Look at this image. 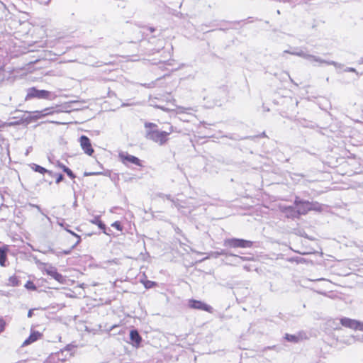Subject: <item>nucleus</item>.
<instances>
[{
  "mask_svg": "<svg viewBox=\"0 0 363 363\" xmlns=\"http://www.w3.org/2000/svg\"><path fill=\"white\" fill-rule=\"evenodd\" d=\"M145 138L162 145L168 140L167 136L172 132V126H170L169 131H161L158 129L157 124L150 122L145 123Z\"/></svg>",
  "mask_w": 363,
  "mask_h": 363,
  "instance_id": "obj_1",
  "label": "nucleus"
},
{
  "mask_svg": "<svg viewBox=\"0 0 363 363\" xmlns=\"http://www.w3.org/2000/svg\"><path fill=\"white\" fill-rule=\"evenodd\" d=\"M253 242L250 240L239 239V238H229L224 240L223 245L225 247L233 248H247L252 246Z\"/></svg>",
  "mask_w": 363,
  "mask_h": 363,
  "instance_id": "obj_2",
  "label": "nucleus"
},
{
  "mask_svg": "<svg viewBox=\"0 0 363 363\" xmlns=\"http://www.w3.org/2000/svg\"><path fill=\"white\" fill-rule=\"evenodd\" d=\"M52 94L50 91L47 90H39L35 87H31L28 89L26 100H30L33 98L49 99H50Z\"/></svg>",
  "mask_w": 363,
  "mask_h": 363,
  "instance_id": "obj_3",
  "label": "nucleus"
},
{
  "mask_svg": "<svg viewBox=\"0 0 363 363\" xmlns=\"http://www.w3.org/2000/svg\"><path fill=\"white\" fill-rule=\"evenodd\" d=\"M75 348L74 345H68L65 349L61 350L53 356V359L56 358L57 361L66 362L69 361L70 357L73 355L72 350Z\"/></svg>",
  "mask_w": 363,
  "mask_h": 363,
  "instance_id": "obj_4",
  "label": "nucleus"
},
{
  "mask_svg": "<svg viewBox=\"0 0 363 363\" xmlns=\"http://www.w3.org/2000/svg\"><path fill=\"white\" fill-rule=\"evenodd\" d=\"M294 206L297 208L299 216L301 215H306L310 211V201L301 199L298 196H296L294 202Z\"/></svg>",
  "mask_w": 363,
  "mask_h": 363,
  "instance_id": "obj_5",
  "label": "nucleus"
},
{
  "mask_svg": "<svg viewBox=\"0 0 363 363\" xmlns=\"http://www.w3.org/2000/svg\"><path fill=\"white\" fill-rule=\"evenodd\" d=\"M120 160L126 166L129 165V163L135 164L137 166H142L141 162L139 158L135 156L129 155L125 152H121L118 154Z\"/></svg>",
  "mask_w": 363,
  "mask_h": 363,
  "instance_id": "obj_6",
  "label": "nucleus"
},
{
  "mask_svg": "<svg viewBox=\"0 0 363 363\" xmlns=\"http://www.w3.org/2000/svg\"><path fill=\"white\" fill-rule=\"evenodd\" d=\"M189 306L191 308L205 311L209 313H212L213 308L207 305L206 303L194 299H191L189 301Z\"/></svg>",
  "mask_w": 363,
  "mask_h": 363,
  "instance_id": "obj_7",
  "label": "nucleus"
},
{
  "mask_svg": "<svg viewBox=\"0 0 363 363\" xmlns=\"http://www.w3.org/2000/svg\"><path fill=\"white\" fill-rule=\"evenodd\" d=\"M80 145L84 153L91 155L94 153L90 139L86 135H82L79 138Z\"/></svg>",
  "mask_w": 363,
  "mask_h": 363,
  "instance_id": "obj_8",
  "label": "nucleus"
},
{
  "mask_svg": "<svg viewBox=\"0 0 363 363\" xmlns=\"http://www.w3.org/2000/svg\"><path fill=\"white\" fill-rule=\"evenodd\" d=\"M308 60H309L310 62H316L319 63L320 65L325 64L327 65H333L336 68L342 67V65L337 63L335 61L323 60V59L320 58V57L310 55V54L308 55Z\"/></svg>",
  "mask_w": 363,
  "mask_h": 363,
  "instance_id": "obj_9",
  "label": "nucleus"
},
{
  "mask_svg": "<svg viewBox=\"0 0 363 363\" xmlns=\"http://www.w3.org/2000/svg\"><path fill=\"white\" fill-rule=\"evenodd\" d=\"M281 211L285 214L288 218H298L300 216L297 211L296 206H287L281 207Z\"/></svg>",
  "mask_w": 363,
  "mask_h": 363,
  "instance_id": "obj_10",
  "label": "nucleus"
},
{
  "mask_svg": "<svg viewBox=\"0 0 363 363\" xmlns=\"http://www.w3.org/2000/svg\"><path fill=\"white\" fill-rule=\"evenodd\" d=\"M340 323L345 328L357 330V325H359V320L344 317L340 319Z\"/></svg>",
  "mask_w": 363,
  "mask_h": 363,
  "instance_id": "obj_11",
  "label": "nucleus"
},
{
  "mask_svg": "<svg viewBox=\"0 0 363 363\" xmlns=\"http://www.w3.org/2000/svg\"><path fill=\"white\" fill-rule=\"evenodd\" d=\"M46 272L48 275L52 277L59 283L64 284L65 282V278L61 274L57 272V269L55 267H50V268L46 269Z\"/></svg>",
  "mask_w": 363,
  "mask_h": 363,
  "instance_id": "obj_12",
  "label": "nucleus"
},
{
  "mask_svg": "<svg viewBox=\"0 0 363 363\" xmlns=\"http://www.w3.org/2000/svg\"><path fill=\"white\" fill-rule=\"evenodd\" d=\"M130 342L133 346L138 347L142 342V337L137 330H132L130 332Z\"/></svg>",
  "mask_w": 363,
  "mask_h": 363,
  "instance_id": "obj_13",
  "label": "nucleus"
},
{
  "mask_svg": "<svg viewBox=\"0 0 363 363\" xmlns=\"http://www.w3.org/2000/svg\"><path fill=\"white\" fill-rule=\"evenodd\" d=\"M212 255L214 257H216V258H217L220 255H229V256L235 257L237 259H240L242 261H249V260H251L250 257H242V256H239V255H235V254H233V253H228L225 250H221L219 252H214L212 253Z\"/></svg>",
  "mask_w": 363,
  "mask_h": 363,
  "instance_id": "obj_14",
  "label": "nucleus"
},
{
  "mask_svg": "<svg viewBox=\"0 0 363 363\" xmlns=\"http://www.w3.org/2000/svg\"><path fill=\"white\" fill-rule=\"evenodd\" d=\"M30 168L33 171H35L36 172H39V173L43 174L47 173L50 177H54L55 176V174L52 171H50V170H48V169H45V168H44V167H41V166H40L38 164H36L35 163L30 164Z\"/></svg>",
  "mask_w": 363,
  "mask_h": 363,
  "instance_id": "obj_15",
  "label": "nucleus"
},
{
  "mask_svg": "<svg viewBox=\"0 0 363 363\" xmlns=\"http://www.w3.org/2000/svg\"><path fill=\"white\" fill-rule=\"evenodd\" d=\"M91 222L97 225L100 229L103 230L104 233L110 235L111 230L108 229V231L106 230V225L99 219V217H95L93 220H91Z\"/></svg>",
  "mask_w": 363,
  "mask_h": 363,
  "instance_id": "obj_16",
  "label": "nucleus"
},
{
  "mask_svg": "<svg viewBox=\"0 0 363 363\" xmlns=\"http://www.w3.org/2000/svg\"><path fill=\"white\" fill-rule=\"evenodd\" d=\"M41 336V334L38 331L31 333L30 336L24 341L23 345H28L37 340Z\"/></svg>",
  "mask_w": 363,
  "mask_h": 363,
  "instance_id": "obj_17",
  "label": "nucleus"
},
{
  "mask_svg": "<svg viewBox=\"0 0 363 363\" xmlns=\"http://www.w3.org/2000/svg\"><path fill=\"white\" fill-rule=\"evenodd\" d=\"M82 102L79 101H72L66 104L65 106L67 108H70L73 111L79 110L82 108Z\"/></svg>",
  "mask_w": 363,
  "mask_h": 363,
  "instance_id": "obj_18",
  "label": "nucleus"
},
{
  "mask_svg": "<svg viewBox=\"0 0 363 363\" xmlns=\"http://www.w3.org/2000/svg\"><path fill=\"white\" fill-rule=\"evenodd\" d=\"M284 52L285 53H290L291 55L298 56V57H303V58H304L306 60H308V55H309L308 53L303 51L302 50H300L298 51H293V52H290L289 50H285Z\"/></svg>",
  "mask_w": 363,
  "mask_h": 363,
  "instance_id": "obj_19",
  "label": "nucleus"
},
{
  "mask_svg": "<svg viewBox=\"0 0 363 363\" xmlns=\"http://www.w3.org/2000/svg\"><path fill=\"white\" fill-rule=\"evenodd\" d=\"M58 167L61 168L63 170V172H65L67 174V176L71 179H74L76 177L73 172L62 163H59Z\"/></svg>",
  "mask_w": 363,
  "mask_h": 363,
  "instance_id": "obj_20",
  "label": "nucleus"
},
{
  "mask_svg": "<svg viewBox=\"0 0 363 363\" xmlns=\"http://www.w3.org/2000/svg\"><path fill=\"white\" fill-rule=\"evenodd\" d=\"M6 249L0 247V265L4 267L6 261Z\"/></svg>",
  "mask_w": 363,
  "mask_h": 363,
  "instance_id": "obj_21",
  "label": "nucleus"
},
{
  "mask_svg": "<svg viewBox=\"0 0 363 363\" xmlns=\"http://www.w3.org/2000/svg\"><path fill=\"white\" fill-rule=\"evenodd\" d=\"M285 339L291 342H298L301 339V336L300 335L286 334Z\"/></svg>",
  "mask_w": 363,
  "mask_h": 363,
  "instance_id": "obj_22",
  "label": "nucleus"
},
{
  "mask_svg": "<svg viewBox=\"0 0 363 363\" xmlns=\"http://www.w3.org/2000/svg\"><path fill=\"white\" fill-rule=\"evenodd\" d=\"M309 206H310V211H321L323 210L322 205L316 201L310 202Z\"/></svg>",
  "mask_w": 363,
  "mask_h": 363,
  "instance_id": "obj_23",
  "label": "nucleus"
},
{
  "mask_svg": "<svg viewBox=\"0 0 363 363\" xmlns=\"http://www.w3.org/2000/svg\"><path fill=\"white\" fill-rule=\"evenodd\" d=\"M9 286H16L19 285V280L16 276H11L9 279Z\"/></svg>",
  "mask_w": 363,
  "mask_h": 363,
  "instance_id": "obj_24",
  "label": "nucleus"
},
{
  "mask_svg": "<svg viewBox=\"0 0 363 363\" xmlns=\"http://www.w3.org/2000/svg\"><path fill=\"white\" fill-rule=\"evenodd\" d=\"M357 340L363 342V335L361 336H351L350 338L347 340V344H352L355 342Z\"/></svg>",
  "mask_w": 363,
  "mask_h": 363,
  "instance_id": "obj_25",
  "label": "nucleus"
},
{
  "mask_svg": "<svg viewBox=\"0 0 363 363\" xmlns=\"http://www.w3.org/2000/svg\"><path fill=\"white\" fill-rule=\"evenodd\" d=\"M49 110H50V108H45L44 110H43L41 111H35V113H38V115L35 116L34 118H41L43 116H45L50 114L51 112H49Z\"/></svg>",
  "mask_w": 363,
  "mask_h": 363,
  "instance_id": "obj_26",
  "label": "nucleus"
},
{
  "mask_svg": "<svg viewBox=\"0 0 363 363\" xmlns=\"http://www.w3.org/2000/svg\"><path fill=\"white\" fill-rule=\"evenodd\" d=\"M157 285L155 281L147 280L144 282V286L146 289H151Z\"/></svg>",
  "mask_w": 363,
  "mask_h": 363,
  "instance_id": "obj_27",
  "label": "nucleus"
},
{
  "mask_svg": "<svg viewBox=\"0 0 363 363\" xmlns=\"http://www.w3.org/2000/svg\"><path fill=\"white\" fill-rule=\"evenodd\" d=\"M73 250H74V249H72V247H71L70 248H69V249H67V250H65L61 251V252H54L53 250H52V252H53V253H55L57 255H58V256H59V255H69V254L72 252V251Z\"/></svg>",
  "mask_w": 363,
  "mask_h": 363,
  "instance_id": "obj_28",
  "label": "nucleus"
},
{
  "mask_svg": "<svg viewBox=\"0 0 363 363\" xmlns=\"http://www.w3.org/2000/svg\"><path fill=\"white\" fill-rule=\"evenodd\" d=\"M111 226L116 228L119 231L123 230V226L121 225V223L119 221H115L111 224Z\"/></svg>",
  "mask_w": 363,
  "mask_h": 363,
  "instance_id": "obj_29",
  "label": "nucleus"
},
{
  "mask_svg": "<svg viewBox=\"0 0 363 363\" xmlns=\"http://www.w3.org/2000/svg\"><path fill=\"white\" fill-rule=\"evenodd\" d=\"M25 287L28 289H31V290H35L36 289V286L35 285L30 281H28L27 283L25 285Z\"/></svg>",
  "mask_w": 363,
  "mask_h": 363,
  "instance_id": "obj_30",
  "label": "nucleus"
},
{
  "mask_svg": "<svg viewBox=\"0 0 363 363\" xmlns=\"http://www.w3.org/2000/svg\"><path fill=\"white\" fill-rule=\"evenodd\" d=\"M156 196L160 198H166L168 200H172V196L170 194H164L163 193H157L155 194Z\"/></svg>",
  "mask_w": 363,
  "mask_h": 363,
  "instance_id": "obj_31",
  "label": "nucleus"
},
{
  "mask_svg": "<svg viewBox=\"0 0 363 363\" xmlns=\"http://www.w3.org/2000/svg\"><path fill=\"white\" fill-rule=\"evenodd\" d=\"M6 322L3 319H0V333L5 329Z\"/></svg>",
  "mask_w": 363,
  "mask_h": 363,
  "instance_id": "obj_32",
  "label": "nucleus"
},
{
  "mask_svg": "<svg viewBox=\"0 0 363 363\" xmlns=\"http://www.w3.org/2000/svg\"><path fill=\"white\" fill-rule=\"evenodd\" d=\"M63 179H64V176L62 174H59L57 176L55 182H56V184H59L62 181H63Z\"/></svg>",
  "mask_w": 363,
  "mask_h": 363,
  "instance_id": "obj_33",
  "label": "nucleus"
},
{
  "mask_svg": "<svg viewBox=\"0 0 363 363\" xmlns=\"http://www.w3.org/2000/svg\"><path fill=\"white\" fill-rule=\"evenodd\" d=\"M172 202V204L173 206H174L176 208H177L179 210L182 208V206H180L178 203H177V201L173 199L172 198V200H170Z\"/></svg>",
  "mask_w": 363,
  "mask_h": 363,
  "instance_id": "obj_34",
  "label": "nucleus"
},
{
  "mask_svg": "<svg viewBox=\"0 0 363 363\" xmlns=\"http://www.w3.org/2000/svg\"><path fill=\"white\" fill-rule=\"evenodd\" d=\"M77 240H76V242L72 245V249H74L81 242V238L79 235L77 236Z\"/></svg>",
  "mask_w": 363,
  "mask_h": 363,
  "instance_id": "obj_35",
  "label": "nucleus"
},
{
  "mask_svg": "<svg viewBox=\"0 0 363 363\" xmlns=\"http://www.w3.org/2000/svg\"><path fill=\"white\" fill-rule=\"evenodd\" d=\"M98 174H101L100 172H84V175L85 177L86 176H90V175H98Z\"/></svg>",
  "mask_w": 363,
  "mask_h": 363,
  "instance_id": "obj_36",
  "label": "nucleus"
},
{
  "mask_svg": "<svg viewBox=\"0 0 363 363\" xmlns=\"http://www.w3.org/2000/svg\"><path fill=\"white\" fill-rule=\"evenodd\" d=\"M357 330H359L361 331H363V322L359 321V325H357Z\"/></svg>",
  "mask_w": 363,
  "mask_h": 363,
  "instance_id": "obj_37",
  "label": "nucleus"
},
{
  "mask_svg": "<svg viewBox=\"0 0 363 363\" xmlns=\"http://www.w3.org/2000/svg\"><path fill=\"white\" fill-rule=\"evenodd\" d=\"M41 4L48 5L50 0H38Z\"/></svg>",
  "mask_w": 363,
  "mask_h": 363,
  "instance_id": "obj_38",
  "label": "nucleus"
},
{
  "mask_svg": "<svg viewBox=\"0 0 363 363\" xmlns=\"http://www.w3.org/2000/svg\"><path fill=\"white\" fill-rule=\"evenodd\" d=\"M65 230H66L68 233H69L71 235H74V237H76V238H77V236H79L77 234H76L75 233H74L73 231H72V230H68V229H67V228H65Z\"/></svg>",
  "mask_w": 363,
  "mask_h": 363,
  "instance_id": "obj_39",
  "label": "nucleus"
},
{
  "mask_svg": "<svg viewBox=\"0 0 363 363\" xmlns=\"http://www.w3.org/2000/svg\"><path fill=\"white\" fill-rule=\"evenodd\" d=\"M33 315V310H29L28 312V317L31 318Z\"/></svg>",
  "mask_w": 363,
  "mask_h": 363,
  "instance_id": "obj_40",
  "label": "nucleus"
},
{
  "mask_svg": "<svg viewBox=\"0 0 363 363\" xmlns=\"http://www.w3.org/2000/svg\"><path fill=\"white\" fill-rule=\"evenodd\" d=\"M346 71L347 72H355V69L352 67H348Z\"/></svg>",
  "mask_w": 363,
  "mask_h": 363,
  "instance_id": "obj_41",
  "label": "nucleus"
},
{
  "mask_svg": "<svg viewBox=\"0 0 363 363\" xmlns=\"http://www.w3.org/2000/svg\"><path fill=\"white\" fill-rule=\"evenodd\" d=\"M44 181L46 182H48V184L50 185H51L52 184V181H50V179L47 180V179H45Z\"/></svg>",
  "mask_w": 363,
  "mask_h": 363,
  "instance_id": "obj_42",
  "label": "nucleus"
},
{
  "mask_svg": "<svg viewBox=\"0 0 363 363\" xmlns=\"http://www.w3.org/2000/svg\"><path fill=\"white\" fill-rule=\"evenodd\" d=\"M44 181L46 182H48V184L50 185H51L52 184V181H50V179L47 180V179H45Z\"/></svg>",
  "mask_w": 363,
  "mask_h": 363,
  "instance_id": "obj_43",
  "label": "nucleus"
},
{
  "mask_svg": "<svg viewBox=\"0 0 363 363\" xmlns=\"http://www.w3.org/2000/svg\"><path fill=\"white\" fill-rule=\"evenodd\" d=\"M16 124H18V122H11L9 123V125H16Z\"/></svg>",
  "mask_w": 363,
  "mask_h": 363,
  "instance_id": "obj_44",
  "label": "nucleus"
},
{
  "mask_svg": "<svg viewBox=\"0 0 363 363\" xmlns=\"http://www.w3.org/2000/svg\"><path fill=\"white\" fill-rule=\"evenodd\" d=\"M149 30H150V31L151 33H153V32L155 31V29L154 28H152V27H150V28H149Z\"/></svg>",
  "mask_w": 363,
  "mask_h": 363,
  "instance_id": "obj_45",
  "label": "nucleus"
},
{
  "mask_svg": "<svg viewBox=\"0 0 363 363\" xmlns=\"http://www.w3.org/2000/svg\"><path fill=\"white\" fill-rule=\"evenodd\" d=\"M38 210H40V208L38 206H35Z\"/></svg>",
  "mask_w": 363,
  "mask_h": 363,
  "instance_id": "obj_46",
  "label": "nucleus"
},
{
  "mask_svg": "<svg viewBox=\"0 0 363 363\" xmlns=\"http://www.w3.org/2000/svg\"><path fill=\"white\" fill-rule=\"evenodd\" d=\"M277 13H278V14H280V11H279V10H277Z\"/></svg>",
  "mask_w": 363,
  "mask_h": 363,
  "instance_id": "obj_47",
  "label": "nucleus"
}]
</instances>
